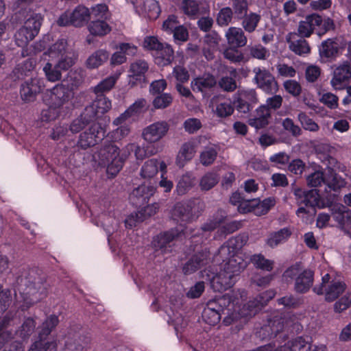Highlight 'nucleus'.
I'll return each mask as SVG.
<instances>
[{"label": "nucleus", "mask_w": 351, "mask_h": 351, "mask_svg": "<svg viewBox=\"0 0 351 351\" xmlns=\"http://www.w3.org/2000/svg\"><path fill=\"white\" fill-rule=\"evenodd\" d=\"M219 180V175L214 172L206 173L199 181V186L203 191H208L214 187Z\"/></svg>", "instance_id": "46"}, {"label": "nucleus", "mask_w": 351, "mask_h": 351, "mask_svg": "<svg viewBox=\"0 0 351 351\" xmlns=\"http://www.w3.org/2000/svg\"><path fill=\"white\" fill-rule=\"evenodd\" d=\"M171 217L174 221H176L181 225L193 221L186 202L176 203L172 210Z\"/></svg>", "instance_id": "24"}, {"label": "nucleus", "mask_w": 351, "mask_h": 351, "mask_svg": "<svg viewBox=\"0 0 351 351\" xmlns=\"http://www.w3.org/2000/svg\"><path fill=\"white\" fill-rule=\"evenodd\" d=\"M119 75H110L102 80L96 86L90 88V91L98 96H106L115 86Z\"/></svg>", "instance_id": "25"}, {"label": "nucleus", "mask_w": 351, "mask_h": 351, "mask_svg": "<svg viewBox=\"0 0 351 351\" xmlns=\"http://www.w3.org/2000/svg\"><path fill=\"white\" fill-rule=\"evenodd\" d=\"M232 10L229 8H222L218 13L217 23L219 26H227L232 19Z\"/></svg>", "instance_id": "57"}, {"label": "nucleus", "mask_w": 351, "mask_h": 351, "mask_svg": "<svg viewBox=\"0 0 351 351\" xmlns=\"http://www.w3.org/2000/svg\"><path fill=\"white\" fill-rule=\"evenodd\" d=\"M90 17L97 20H105L108 17V9L105 4H98L93 7L90 12Z\"/></svg>", "instance_id": "59"}, {"label": "nucleus", "mask_w": 351, "mask_h": 351, "mask_svg": "<svg viewBox=\"0 0 351 351\" xmlns=\"http://www.w3.org/2000/svg\"><path fill=\"white\" fill-rule=\"evenodd\" d=\"M173 75L178 80V83L186 82L190 77L188 70L180 65H178L173 68Z\"/></svg>", "instance_id": "64"}, {"label": "nucleus", "mask_w": 351, "mask_h": 351, "mask_svg": "<svg viewBox=\"0 0 351 351\" xmlns=\"http://www.w3.org/2000/svg\"><path fill=\"white\" fill-rule=\"evenodd\" d=\"M219 86L226 92H233L237 89L236 80L229 76L222 77L218 82Z\"/></svg>", "instance_id": "61"}, {"label": "nucleus", "mask_w": 351, "mask_h": 351, "mask_svg": "<svg viewBox=\"0 0 351 351\" xmlns=\"http://www.w3.org/2000/svg\"><path fill=\"white\" fill-rule=\"evenodd\" d=\"M351 78V66L348 62L338 66L333 71L330 84L335 90H343Z\"/></svg>", "instance_id": "12"}, {"label": "nucleus", "mask_w": 351, "mask_h": 351, "mask_svg": "<svg viewBox=\"0 0 351 351\" xmlns=\"http://www.w3.org/2000/svg\"><path fill=\"white\" fill-rule=\"evenodd\" d=\"M250 261L255 267L270 271L274 267V261L265 258L261 254H254L251 256Z\"/></svg>", "instance_id": "44"}, {"label": "nucleus", "mask_w": 351, "mask_h": 351, "mask_svg": "<svg viewBox=\"0 0 351 351\" xmlns=\"http://www.w3.org/2000/svg\"><path fill=\"white\" fill-rule=\"evenodd\" d=\"M237 278L225 269H222L217 275L213 277L210 285L215 291L222 292L232 287Z\"/></svg>", "instance_id": "16"}, {"label": "nucleus", "mask_w": 351, "mask_h": 351, "mask_svg": "<svg viewBox=\"0 0 351 351\" xmlns=\"http://www.w3.org/2000/svg\"><path fill=\"white\" fill-rule=\"evenodd\" d=\"M104 136L103 128L99 123H93L88 130L79 136L77 145L82 149H86L98 143Z\"/></svg>", "instance_id": "6"}, {"label": "nucleus", "mask_w": 351, "mask_h": 351, "mask_svg": "<svg viewBox=\"0 0 351 351\" xmlns=\"http://www.w3.org/2000/svg\"><path fill=\"white\" fill-rule=\"evenodd\" d=\"M173 101V97L169 93L160 94L153 100V106L157 109H163L169 106Z\"/></svg>", "instance_id": "54"}, {"label": "nucleus", "mask_w": 351, "mask_h": 351, "mask_svg": "<svg viewBox=\"0 0 351 351\" xmlns=\"http://www.w3.org/2000/svg\"><path fill=\"white\" fill-rule=\"evenodd\" d=\"M233 112L234 107L228 102L218 104L215 110L217 116L221 118L229 117L233 113Z\"/></svg>", "instance_id": "60"}, {"label": "nucleus", "mask_w": 351, "mask_h": 351, "mask_svg": "<svg viewBox=\"0 0 351 351\" xmlns=\"http://www.w3.org/2000/svg\"><path fill=\"white\" fill-rule=\"evenodd\" d=\"M36 65V60L33 58H28L23 63L19 64L12 72V77L14 80H21L31 72Z\"/></svg>", "instance_id": "32"}, {"label": "nucleus", "mask_w": 351, "mask_h": 351, "mask_svg": "<svg viewBox=\"0 0 351 351\" xmlns=\"http://www.w3.org/2000/svg\"><path fill=\"white\" fill-rule=\"evenodd\" d=\"M100 114L91 104L87 106L79 116L87 125L95 121Z\"/></svg>", "instance_id": "50"}, {"label": "nucleus", "mask_w": 351, "mask_h": 351, "mask_svg": "<svg viewBox=\"0 0 351 351\" xmlns=\"http://www.w3.org/2000/svg\"><path fill=\"white\" fill-rule=\"evenodd\" d=\"M58 318L57 316L52 315L47 318V319L43 324V328L41 332H40V339H43V337H47L49 335L52 330L57 326L58 324Z\"/></svg>", "instance_id": "51"}, {"label": "nucleus", "mask_w": 351, "mask_h": 351, "mask_svg": "<svg viewBox=\"0 0 351 351\" xmlns=\"http://www.w3.org/2000/svg\"><path fill=\"white\" fill-rule=\"evenodd\" d=\"M158 165L162 172L165 171L167 165L163 161H158L156 159H151L145 162L141 168V175L144 178H152L156 176L158 171Z\"/></svg>", "instance_id": "26"}, {"label": "nucleus", "mask_w": 351, "mask_h": 351, "mask_svg": "<svg viewBox=\"0 0 351 351\" xmlns=\"http://www.w3.org/2000/svg\"><path fill=\"white\" fill-rule=\"evenodd\" d=\"M209 252L205 249L192 255L182 266L184 275H190L208 263Z\"/></svg>", "instance_id": "11"}, {"label": "nucleus", "mask_w": 351, "mask_h": 351, "mask_svg": "<svg viewBox=\"0 0 351 351\" xmlns=\"http://www.w3.org/2000/svg\"><path fill=\"white\" fill-rule=\"evenodd\" d=\"M291 51L295 54L302 56L311 51V47L305 38L300 36L296 32H290L286 36Z\"/></svg>", "instance_id": "18"}, {"label": "nucleus", "mask_w": 351, "mask_h": 351, "mask_svg": "<svg viewBox=\"0 0 351 351\" xmlns=\"http://www.w3.org/2000/svg\"><path fill=\"white\" fill-rule=\"evenodd\" d=\"M346 285L341 281H332L328 288L325 289V299L328 302H332L336 300L342 293L345 291Z\"/></svg>", "instance_id": "35"}, {"label": "nucleus", "mask_w": 351, "mask_h": 351, "mask_svg": "<svg viewBox=\"0 0 351 351\" xmlns=\"http://www.w3.org/2000/svg\"><path fill=\"white\" fill-rule=\"evenodd\" d=\"M298 117L304 130L311 132H317L319 130V127L317 123L308 117L304 112L299 113Z\"/></svg>", "instance_id": "56"}, {"label": "nucleus", "mask_w": 351, "mask_h": 351, "mask_svg": "<svg viewBox=\"0 0 351 351\" xmlns=\"http://www.w3.org/2000/svg\"><path fill=\"white\" fill-rule=\"evenodd\" d=\"M169 129V125L167 121H157L143 129L142 137L148 143H154L165 137Z\"/></svg>", "instance_id": "9"}, {"label": "nucleus", "mask_w": 351, "mask_h": 351, "mask_svg": "<svg viewBox=\"0 0 351 351\" xmlns=\"http://www.w3.org/2000/svg\"><path fill=\"white\" fill-rule=\"evenodd\" d=\"M291 316L289 315L282 316V314L276 313L271 318L268 319V324L262 328V331L267 332V337L274 338L280 333L285 326L291 325Z\"/></svg>", "instance_id": "10"}, {"label": "nucleus", "mask_w": 351, "mask_h": 351, "mask_svg": "<svg viewBox=\"0 0 351 351\" xmlns=\"http://www.w3.org/2000/svg\"><path fill=\"white\" fill-rule=\"evenodd\" d=\"M225 36L228 45L238 48L245 46L247 42L243 31L239 27H229Z\"/></svg>", "instance_id": "22"}, {"label": "nucleus", "mask_w": 351, "mask_h": 351, "mask_svg": "<svg viewBox=\"0 0 351 351\" xmlns=\"http://www.w3.org/2000/svg\"><path fill=\"white\" fill-rule=\"evenodd\" d=\"M232 8L236 16L241 19L247 12L248 3L247 0H232Z\"/></svg>", "instance_id": "55"}, {"label": "nucleus", "mask_w": 351, "mask_h": 351, "mask_svg": "<svg viewBox=\"0 0 351 351\" xmlns=\"http://www.w3.org/2000/svg\"><path fill=\"white\" fill-rule=\"evenodd\" d=\"M73 97V92L60 83L45 94V101L50 107L57 108L68 103Z\"/></svg>", "instance_id": "5"}, {"label": "nucleus", "mask_w": 351, "mask_h": 351, "mask_svg": "<svg viewBox=\"0 0 351 351\" xmlns=\"http://www.w3.org/2000/svg\"><path fill=\"white\" fill-rule=\"evenodd\" d=\"M202 317L205 322L210 325H215L221 319L220 313L213 311L211 308H204Z\"/></svg>", "instance_id": "62"}, {"label": "nucleus", "mask_w": 351, "mask_h": 351, "mask_svg": "<svg viewBox=\"0 0 351 351\" xmlns=\"http://www.w3.org/2000/svg\"><path fill=\"white\" fill-rule=\"evenodd\" d=\"M109 58V53L105 49H98L93 53L86 60V66L88 69H94L101 66Z\"/></svg>", "instance_id": "31"}, {"label": "nucleus", "mask_w": 351, "mask_h": 351, "mask_svg": "<svg viewBox=\"0 0 351 351\" xmlns=\"http://www.w3.org/2000/svg\"><path fill=\"white\" fill-rule=\"evenodd\" d=\"M314 273L311 269H305L295 279V291L300 293H306L312 287Z\"/></svg>", "instance_id": "23"}, {"label": "nucleus", "mask_w": 351, "mask_h": 351, "mask_svg": "<svg viewBox=\"0 0 351 351\" xmlns=\"http://www.w3.org/2000/svg\"><path fill=\"white\" fill-rule=\"evenodd\" d=\"M246 266V262L240 256L234 255L224 264L223 269L230 274H233V276L237 278Z\"/></svg>", "instance_id": "27"}, {"label": "nucleus", "mask_w": 351, "mask_h": 351, "mask_svg": "<svg viewBox=\"0 0 351 351\" xmlns=\"http://www.w3.org/2000/svg\"><path fill=\"white\" fill-rule=\"evenodd\" d=\"M84 78L81 73L77 71H70L66 78H64L61 84L65 87L69 88L71 92L79 87L83 82Z\"/></svg>", "instance_id": "38"}, {"label": "nucleus", "mask_w": 351, "mask_h": 351, "mask_svg": "<svg viewBox=\"0 0 351 351\" xmlns=\"http://www.w3.org/2000/svg\"><path fill=\"white\" fill-rule=\"evenodd\" d=\"M226 219V216L222 210H218L213 215L212 218L209 219L206 223H205L202 230L204 231H213L215 230L221 223H223Z\"/></svg>", "instance_id": "43"}, {"label": "nucleus", "mask_w": 351, "mask_h": 351, "mask_svg": "<svg viewBox=\"0 0 351 351\" xmlns=\"http://www.w3.org/2000/svg\"><path fill=\"white\" fill-rule=\"evenodd\" d=\"M42 82L37 78H31L21 84L20 95L25 102L34 101L36 95L42 90Z\"/></svg>", "instance_id": "13"}, {"label": "nucleus", "mask_w": 351, "mask_h": 351, "mask_svg": "<svg viewBox=\"0 0 351 351\" xmlns=\"http://www.w3.org/2000/svg\"><path fill=\"white\" fill-rule=\"evenodd\" d=\"M178 232L176 230H171L158 234L154 240L153 244L156 249L162 250L172 242L178 236Z\"/></svg>", "instance_id": "36"}, {"label": "nucleus", "mask_w": 351, "mask_h": 351, "mask_svg": "<svg viewBox=\"0 0 351 351\" xmlns=\"http://www.w3.org/2000/svg\"><path fill=\"white\" fill-rule=\"evenodd\" d=\"M195 153V147L192 143L186 142L184 143L178 154L177 165L180 167H183L186 162L193 158Z\"/></svg>", "instance_id": "37"}, {"label": "nucleus", "mask_w": 351, "mask_h": 351, "mask_svg": "<svg viewBox=\"0 0 351 351\" xmlns=\"http://www.w3.org/2000/svg\"><path fill=\"white\" fill-rule=\"evenodd\" d=\"M99 114H104L111 108V101L106 96L95 95L90 104Z\"/></svg>", "instance_id": "45"}, {"label": "nucleus", "mask_w": 351, "mask_h": 351, "mask_svg": "<svg viewBox=\"0 0 351 351\" xmlns=\"http://www.w3.org/2000/svg\"><path fill=\"white\" fill-rule=\"evenodd\" d=\"M326 184L330 189L336 191L344 187L346 182L335 172L332 167H328L326 171Z\"/></svg>", "instance_id": "34"}, {"label": "nucleus", "mask_w": 351, "mask_h": 351, "mask_svg": "<svg viewBox=\"0 0 351 351\" xmlns=\"http://www.w3.org/2000/svg\"><path fill=\"white\" fill-rule=\"evenodd\" d=\"M307 184L311 187H317L322 183H326V174L322 171H317L306 178Z\"/></svg>", "instance_id": "58"}, {"label": "nucleus", "mask_w": 351, "mask_h": 351, "mask_svg": "<svg viewBox=\"0 0 351 351\" xmlns=\"http://www.w3.org/2000/svg\"><path fill=\"white\" fill-rule=\"evenodd\" d=\"M145 10L147 12L149 17L156 19L159 16L160 10L158 3L155 0H147L144 3Z\"/></svg>", "instance_id": "63"}, {"label": "nucleus", "mask_w": 351, "mask_h": 351, "mask_svg": "<svg viewBox=\"0 0 351 351\" xmlns=\"http://www.w3.org/2000/svg\"><path fill=\"white\" fill-rule=\"evenodd\" d=\"M217 84L215 78L212 75L198 77L191 81V86L194 92H203L214 87Z\"/></svg>", "instance_id": "28"}, {"label": "nucleus", "mask_w": 351, "mask_h": 351, "mask_svg": "<svg viewBox=\"0 0 351 351\" xmlns=\"http://www.w3.org/2000/svg\"><path fill=\"white\" fill-rule=\"evenodd\" d=\"M71 25L75 27L84 25L90 19L89 10L82 5H78L70 13Z\"/></svg>", "instance_id": "30"}, {"label": "nucleus", "mask_w": 351, "mask_h": 351, "mask_svg": "<svg viewBox=\"0 0 351 351\" xmlns=\"http://www.w3.org/2000/svg\"><path fill=\"white\" fill-rule=\"evenodd\" d=\"M339 43L336 39L328 38L323 41L319 47L320 59L324 62H331L338 56Z\"/></svg>", "instance_id": "20"}, {"label": "nucleus", "mask_w": 351, "mask_h": 351, "mask_svg": "<svg viewBox=\"0 0 351 351\" xmlns=\"http://www.w3.org/2000/svg\"><path fill=\"white\" fill-rule=\"evenodd\" d=\"M217 154V151L214 147H206L204 150L200 153V163L206 167L211 165L216 160Z\"/></svg>", "instance_id": "48"}, {"label": "nucleus", "mask_w": 351, "mask_h": 351, "mask_svg": "<svg viewBox=\"0 0 351 351\" xmlns=\"http://www.w3.org/2000/svg\"><path fill=\"white\" fill-rule=\"evenodd\" d=\"M173 50L170 45L163 44L162 49L157 51L156 63L161 66L170 64L173 60Z\"/></svg>", "instance_id": "33"}, {"label": "nucleus", "mask_w": 351, "mask_h": 351, "mask_svg": "<svg viewBox=\"0 0 351 351\" xmlns=\"http://www.w3.org/2000/svg\"><path fill=\"white\" fill-rule=\"evenodd\" d=\"M49 56L57 61H66L68 64L73 66L77 60V53L69 48L65 39H60L53 43L48 49Z\"/></svg>", "instance_id": "4"}, {"label": "nucleus", "mask_w": 351, "mask_h": 351, "mask_svg": "<svg viewBox=\"0 0 351 351\" xmlns=\"http://www.w3.org/2000/svg\"><path fill=\"white\" fill-rule=\"evenodd\" d=\"M247 49L252 57L258 60H266L269 56V50L261 45L248 46Z\"/></svg>", "instance_id": "53"}, {"label": "nucleus", "mask_w": 351, "mask_h": 351, "mask_svg": "<svg viewBox=\"0 0 351 351\" xmlns=\"http://www.w3.org/2000/svg\"><path fill=\"white\" fill-rule=\"evenodd\" d=\"M88 30L92 35L104 36L111 31V27L104 20H96L89 24Z\"/></svg>", "instance_id": "40"}, {"label": "nucleus", "mask_w": 351, "mask_h": 351, "mask_svg": "<svg viewBox=\"0 0 351 351\" xmlns=\"http://www.w3.org/2000/svg\"><path fill=\"white\" fill-rule=\"evenodd\" d=\"M156 188L151 185L141 184L135 188L130 195V200L136 206H142L147 203L154 194Z\"/></svg>", "instance_id": "14"}, {"label": "nucleus", "mask_w": 351, "mask_h": 351, "mask_svg": "<svg viewBox=\"0 0 351 351\" xmlns=\"http://www.w3.org/2000/svg\"><path fill=\"white\" fill-rule=\"evenodd\" d=\"M26 17L24 25L14 35L16 44L19 47L27 46L38 35L42 25L43 16L40 14L29 12Z\"/></svg>", "instance_id": "2"}, {"label": "nucleus", "mask_w": 351, "mask_h": 351, "mask_svg": "<svg viewBox=\"0 0 351 351\" xmlns=\"http://www.w3.org/2000/svg\"><path fill=\"white\" fill-rule=\"evenodd\" d=\"M98 162L100 165L107 166V173L115 176L122 169L127 159L124 152L120 154L119 147L113 141H105L97 153Z\"/></svg>", "instance_id": "1"}, {"label": "nucleus", "mask_w": 351, "mask_h": 351, "mask_svg": "<svg viewBox=\"0 0 351 351\" xmlns=\"http://www.w3.org/2000/svg\"><path fill=\"white\" fill-rule=\"evenodd\" d=\"M66 61H56L55 64L47 62L43 67L47 79L50 82H56L62 78V72L66 71L73 66Z\"/></svg>", "instance_id": "19"}, {"label": "nucleus", "mask_w": 351, "mask_h": 351, "mask_svg": "<svg viewBox=\"0 0 351 351\" xmlns=\"http://www.w3.org/2000/svg\"><path fill=\"white\" fill-rule=\"evenodd\" d=\"M132 152H134V155L138 160H142L147 158L144 146L141 147L135 143H129L124 148V152L126 154L127 158Z\"/></svg>", "instance_id": "52"}, {"label": "nucleus", "mask_w": 351, "mask_h": 351, "mask_svg": "<svg viewBox=\"0 0 351 351\" xmlns=\"http://www.w3.org/2000/svg\"><path fill=\"white\" fill-rule=\"evenodd\" d=\"M224 58L232 62H240L243 60V55L238 50V47L228 45L223 52Z\"/></svg>", "instance_id": "49"}, {"label": "nucleus", "mask_w": 351, "mask_h": 351, "mask_svg": "<svg viewBox=\"0 0 351 351\" xmlns=\"http://www.w3.org/2000/svg\"><path fill=\"white\" fill-rule=\"evenodd\" d=\"M291 234V232L289 228H282L271 233L267 239V244L271 247H274L279 243L286 241Z\"/></svg>", "instance_id": "39"}, {"label": "nucleus", "mask_w": 351, "mask_h": 351, "mask_svg": "<svg viewBox=\"0 0 351 351\" xmlns=\"http://www.w3.org/2000/svg\"><path fill=\"white\" fill-rule=\"evenodd\" d=\"M254 81L257 86L267 93H274L278 90V83L272 74L265 69L255 67Z\"/></svg>", "instance_id": "8"}, {"label": "nucleus", "mask_w": 351, "mask_h": 351, "mask_svg": "<svg viewBox=\"0 0 351 351\" xmlns=\"http://www.w3.org/2000/svg\"><path fill=\"white\" fill-rule=\"evenodd\" d=\"M195 178L189 173L183 175L178 180L176 186V191L178 195L186 194L194 185Z\"/></svg>", "instance_id": "41"}, {"label": "nucleus", "mask_w": 351, "mask_h": 351, "mask_svg": "<svg viewBox=\"0 0 351 351\" xmlns=\"http://www.w3.org/2000/svg\"><path fill=\"white\" fill-rule=\"evenodd\" d=\"M242 27L243 28L249 33L253 32L259 21H261V16L254 12H250L249 14H247L242 18Z\"/></svg>", "instance_id": "42"}, {"label": "nucleus", "mask_w": 351, "mask_h": 351, "mask_svg": "<svg viewBox=\"0 0 351 351\" xmlns=\"http://www.w3.org/2000/svg\"><path fill=\"white\" fill-rule=\"evenodd\" d=\"M331 213L339 228L346 231V228L351 225V212L342 204H335L331 207Z\"/></svg>", "instance_id": "21"}, {"label": "nucleus", "mask_w": 351, "mask_h": 351, "mask_svg": "<svg viewBox=\"0 0 351 351\" xmlns=\"http://www.w3.org/2000/svg\"><path fill=\"white\" fill-rule=\"evenodd\" d=\"M287 349L290 351H326V348L324 345H311L302 337H298L288 342L287 346H280L274 351H287Z\"/></svg>", "instance_id": "17"}, {"label": "nucleus", "mask_w": 351, "mask_h": 351, "mask_svg": "<svg viewBox=\"0 0 351 351\" xmlns=\"http://www.w3.org/2000/svg\"><path fill=\"white\" fill-rule=\"evenodd\" d=\"M193 220H196L205 209V204L199 199H191L186 202Z\"/></svg>", "instance_id": "47"}, {"label": "nucleus", "mask_w": 351, "mask_h": 351, "mask_svg": "<svg viewBox=\"0 0 351 351\" xmlns=\"http://www.w3.org/2000/svg\"><path fill=\"white\" fill-rule=\"evenodd\" d=\"M149 70L148 63L141 59L136 60L130 64L128 75V86L131 88L147 82L146 73Z\"/></svg>", "instance_id": "7"}, {"label": "nucleus", "mask_w": 351, "mask_h": 351, "mask_svg": "<svg viewBox=\"0 0 351 351\" xmlns=\"http://www.w3.org/2000/svg\"><path fill=\"white\" fill-rule=\"evenodd\" d=\"M271 118V114L268 108L261 106L253 114L250 115L247 123L256 130H260L266 128L269 124Z\"/></svg>", "instance_id": "15"}, {"label": "nucleus", "mask_w": 351, "mask_h": 351, "mask_svg": "<svg viewBox=\"0 0 351 351\" xmlns=\"http://www.w3.org/2000/svg\"><path fill=\"white\" fill-rule=\"evenodd\" d=\"M180 8L184 14L191 19H197L206 12V10L194 0H182Z\"/></svg>", "instance_id": "29"}, {"label": "nucleus", "mask_w": 351, "mask_h": 351, "mask_svg": "<svg viewBox=\"0 0 351 351\" xmlns=\"http://www.w3.org/2000/svg\"><path fill=\"white\" fill-rule=\"evenodd\" d=\"M16 283L19 289L26 294L34 295L38 293L40 298L46 295L45 285L41 278L36 276L34 271L23 270L21 274L17 276Z\"/></svg>", "instance_id": "3"}]
</instances>
